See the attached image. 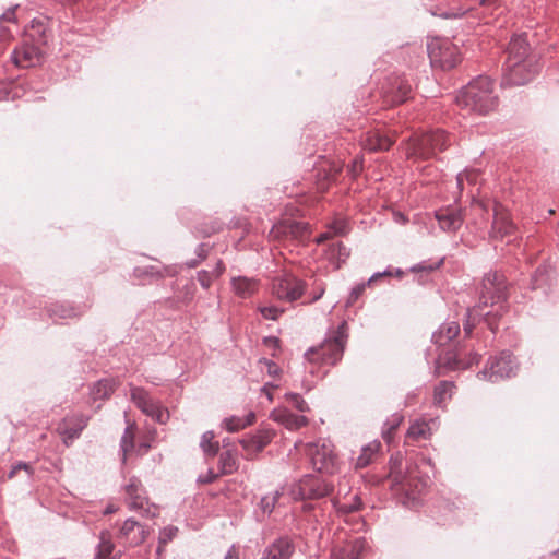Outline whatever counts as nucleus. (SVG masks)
Segmentation results:
<instances>
[{
    "mask_svg": "<svg viewBox=\"0 0 559 559\" xmlns=\"http://www.w3.org/2000/svg\"><path fill=\"white\" fill-rule=\"evenodd\" d=\"M225 271V266L222 261H218L215 269L211 272L209 271H200L198 273V280L201 286L205 289L210 288L213 281L218 278Z\"/></svg>",
    "mask_w": 559,
    "mask_h": 559,
    "instance_id": "obj_37",
    "label": "nucleus"
},
{
    "mask_svg": "<svg viewBox=\"0 0 559 559\" xmlns=\"http://www.w3.org/2000/svg\"><path fill=\"white\" fill-rule=\"evenodd\" d=\"M29 25L32 28L35 27V19L31 20Z\"/></svg>",
    "mask_w": 559,
    "mask_h": 559,
    "instance_id": "obj_62",
    "label": "nucleus"
},
{
    "mask_svg": "<svg viewBox=\"0 0 559 559\" xmlns=\"http://www.w3.org/2000/svg\"><path fill=\"white\" fill-rule=\"evenodd\" d=\"M304 290V282L292 274H283L273 280L272 293L281 300L295 301L300 298Z\"/></svg>",
    "mask_w": 559,
    "mask_h": 559,
    "instance_id": "obj_10",
    "label": "nucleus"
},
{
    "mask_svg": "<svg viewBox=\"0 0 559 559\" xmlns=\"http://www.w3.org/2000/svg\"><path fill=\"white\" fill-rule=\"evenodd\" d=\"M513 356L510 353L503 352L499 357L490 360V376L489 380L495 381L493 378H507L513 372Z\"/></svg>",
    "mask_w": 559,
    "mask_h": 559,
    "instance_id": "obj_23",
    "label": "nucleus"
},
{
    "mask_svg": "<svg viewBox=\"0 0 559 559\" xmlns=\"http://www.w3.org/2000/svg\"><path fill=\"white\" fill-rule=\"evenodd\" d=\"M323 293H324V288H323V287H320V288H319L318 294H316V295L313 296V298L311 299V301L318 300V299L323 295Z\"/></svg>",
    "mask_w": 559,
    "mask_h": 559,
    "instance_id": "obj_56",
    "label": "nucleus"
},
{
    "mask_svg": "<svg viewBox=\"0 0 559 559\" xmlns=\"http://www.w3.org/2000/svg\"><path fill=\"white\" fill-rule=\"evenodd\" d=\"M131 400L144 414L151 416L156 421L165 424L168 420V411L163 408L142 388L131 386Z\"/></svg>",
    "mask_w": 559,
    "mask_h": 559,
    "instance_id": "obj_11",
    "label": "nucleus"
},
{
    "mask_svg": "<svg viewBox=\"0 0 559 559\" xmlns=\"http://www.w3.org/2000/svg\"><path fill=\"white\" fill-rule=\"evenodd\" d=\"M304 508H305V509H310V508H311V506H310V504H305V506H304Z\"/></svg>",
    "mask_w": 559,
    "mask_h": 559,
    "instance_id": "obj_64",
    "label": "nucleus"
},
{
    "mask_svg": "<svg viewBox=\"0 0 559 559\" xmlns=\"http://www.w3.org/2000/svg\"><path fill=\"white\" fill-rule=\"evenodd\" d=\"M436 218L441 229L445 231H454L459 229L463 223L461 213L455 209H441L436 212Z\"/></svg>",
    "mask_w": 559,
    "mask_h": 559,
    "instance_id": "obj_25",
    "label": "nucleus"
},
{
    "mask_svg": "<svg viewBox=\"0 0 559 559\" xmlns=\"http://www.w3.org/2000/svg\"><path fill=\"white\" fill-rule=\"evenodd\" d=\"M255 421V414L253 412L248 413L246 416H231L224 420V426L227 431L236 432L251 426Z\"/></svg>",
    "mask_w": 559,
    "mask_h": 559,
    "instance_id": "obj_33",
    "label": "nucleus"
},
{
    "mask_svg": "<svg viewBox=\"0 0 559 559\" xmlns=\"http://www.w3.org/2000/svg\"><path fill=\"white\" fill-rule=\"evenodd\" d=\"M479 173L474 169H466L463 173L457 175V188L462 190L464 188V182L466 181L469 186H475L478 182Z\"/></svg>",
    "mask_w": 559,
    "mask_h": 559,
    "instance_id": "obj_40",
    "label": "nucleus"
},
{
    "mask_svg": "<svg viewBox=\"0 0 559 559\" xmlns=\"http://www.w3.org/2000/svg\"><path fill=\"white\" fill-rule=\"evenodd\" d=\"M35 59V47L23 45L14 49L12 53L13 62L20 68H29Z\"/></svg>",
    "mask_w": 559,
    "mask_h": 559,
    "instance_id": "obj_31",
    "label": "nucleus"
},
{
    "mask_svg": "<svg viewBox=\"0 0 559 559\" xmlns=\"http://www.w3.org/2000/svg\"><path fill=\"white\" fill-rule=\"evenodd\" d=\"M528 60H535V57L530 53L526 38L522 35L513 37L508 47L506 63L515 67Z\"/></svg>",
    "mask_w": 559,
    "mask_h": 559,
    "instance_id": "obj_18",
    "label": "nucleus"
},
{
    "mask_svg": "<svg viewBox=\"0 0 559 559\" xmlns=\"http://www.w3.org/2000/svg\"><path fill=\"white\" fill-rule=\"evenodd\" d=\"M460 106L487 114L498 105V98L493 95V82L488 76H479L472 81L456 97Z\"/></svg>",
    "mask_w": 559,
    "mask_h": 559,
    "instance_id": "obj_2",
    "label": "nucleus"
},
{
    "mask_svg": "<svg viewBox=\"0 0 559 559\" xmlns=\"http://www.w3.org/2000/svg\"><path fill=\"white\" fill-rule=\"evenodd\" d=\"M342 167L343 166L341 164H331L329 169H324L325 178L329 180H335L337 175L342 171Z\"/></svg>",
    "mask_w": 559,
    "mask_h": 559,
    "instance_id": "obj_47",
    "label": "nucleus"
},
{
    "mask_svg": "<svg viewBox=\"0 0 559 559\" xmlns=\"http://www.w3.org/2000/svg\"><path fill=\"white\" fill-rule=\"evenodd\" d=\"M264 344L272 349H277L280 347V341L276 337H267L264 340Z\"/></svg>",
    "mask_w": 559,
    "mask_h": 559,
    "instance_id": "obj_51",
    "label": "nucleus"
},
{
    "mask_svg": "<svg viewBox=\"0 0 559 559\" xmlns=\"http://www.w3.org/2000/svg\"><path fill=\"white\" fill-rule=\"evenodd\" d=\"M364 292H365L364 284L358 285L355 288H353L350 296H349V301L354 302L355 300H357Z\"/></svg>",
    "mask_w": 559,
    "mask_h": 559,
    "instance_id": "obj_49",
    "label": "nucleus"
},
{
    "mask_svg": "<svg viewBox=\"0 0 559 559\" xmlns=\"http://www.w3.org/2000/svg\"><path fill=\"white\" fill-rule=\"evenodd\" d=\"M150 532L139 522L128 519L122 524L118 538L124 544L134 547L145 542Z\"/></svg>",
    "mask_w": 559,
    "mask_h": 559,
    "instance_id": "obj_15",
    "label": "nucleus"
},
{
    "mask_svg": "<svg viewBox=\"0 0 559 559\" xmlns=\"http://www.w3.org/2000/svg\"><path fill=\"white\" fill-rule=\"evenodd\" d=\"M477 361L476 355L465 359L461 350H456L455 353L447 355L444 358H440V362L453 370L466 369Z\"/></svg>",
    "mask_w": 559,
    "mask_h": 559,
    "instance_id": "obj_29",
    "label": "nucleus"
},
{
    "mask_svg": "<svg viewBox=\"0 0 559 559\" xmlns=\"http://www.w3.org/2000/svg\"><path fill=\"white\" fill-rule=\"evenodd\" d=\"M308 455L316 471L332 474L336 469L337 457L330 442L318 441L309 444Z\"/></svg>",
    "mask_w": 559,
    "mask_h": 559,
    "instance_id": "obj_8",
    "label": "nucleus"
},
{
    "mask_svg": "<svg viewBox=\"0 0 559 559\" xmlns=\"http://www.w3.org/2000/svg\"><path fill=\"white\" fill-rule=\"evenodd\" d=\"M310 234V227L307 223L286 218L272 227L269 238L271 241L282 245H298L307 241Z\"/></svg>",
    "mask_w": 559,
    "mask_h": 559,
    "instance_id": "obj_6",
    "label": "nucleus"
},
{
    "mask_svg": "<svg viewBox=\"0 0 559 559\" xmlns=\"http://www.w3.org/2000/svg\"><path fill=\"white\" fill-rule=\"evenodd\" d=\"M461 15H463V13H451V14H447L445 16L447 17H452V16L453 17H457V16H461Z\"/></svg>",
    "mask_w": 559,
    "mask_h": 559,
    "instance_id": "obj_58",
    "label": "nucleus"
},
{
    "mask_svg": "<svg viewBox=\"0 0 559 559\" xmlns=\"http://www.w3.org/2000/svg\"><path fill=\"white\" fill-rule=\"evenodd\" d=\"M86 426V418L83 415H71L66 417L57 428L64 444L69 445L76 439Z\"/></svg>",
    "mask_w": 559,
    "mask_h": 559,
    "instance_id": "obj_17",
    "label": "nucleus"
},
{
    "mask_svg": "<svg viewBox=\"0 0 559 559\" xmlns=\"http://www.w3.org/2000/svg\"><path fill=\"white\" fill-rule=\"evenodd\" d=\"M259 281L252 277L237 276L231 278L234 293L240 298H250L259 289Z\"/></svg>",
    "mask_w": 559,
    "mask_h": 559,
    "instance_id": "obj_26",
    "label": "nucleus"
},
{
    "mask_svg": "<svg viewBox=\"0 0 559 559\" xmlns=\"http://www.w3.org/2000/svg\"><path fill=\"white\" fill-rule=\"evenodd\" d=\"M353 177H357L362 171V159L356 158L348 169Z\"/></svg>",
    "mask_w": 559,
    "mask_h": 559,
    "instance_id": "obj_48",
    "label": "nucleus"
},
{
    "mask_svg": "<svg viewBox=\"0 0 559 559\" xmlns=\"http://www.w3.org/2000/svg\"><path fill=\"white\" fill-rule=\"evenodd\" d=\"M411 85L407 81L396 78L390 90L384 92L383 98L388 106H395L404 103L411 93Z\"/></svg>",
    "mask_w": 559,
    "mask_h": 559,
    "instance_id": "obj_22",
    "label": "nucleus"
},
{
    "mask_svg": "<svg viewBox=\"0 0 559 559\" xmlns=\"http://www.w3.org/2000/svg\"><path fill=\"white\" fill-rule=\"evenodd\" d=\"M111 512H115V509H112L111 507L107 508L106 513H111Z\"/></svg>",
    "mask_w": 559,
    "mask_h": 559,
    "instance_id": "obj_61",
    "label": "nucleus"
},
{
    "mask_svg": "<svg viewBox=\"0 0 559 559\" xmlns=\"http://www.w3.org/2000/svg\"><path fill=\"white\" fill-rule=\"evenodd\" d=\"M460 333V325L457 322H447L442 324L439 330L433 334V341L439 346L447 345L450 341L455 338Z\"/></svg>",
    "mask_w": 559,
    "mask_h": 559,
    "instance_id": "obj_30",
    "label": "nucleus"
},
{
    "mask_svg": "<svg viewBox=\"0 0 559 559\" xmlns=\"http://www.w3.org/2000/svg\"><path fill=\"white\" fill-rule=\"evenodd\" d=\"M337 248H338V254H340V255H341V254H343V253H342V250H344V251H345V247L343 246V243H342V242H337Z\"/></svg>",
    "mask_w": 559,
    "mask_h": 559,
    "instance_id": "obj_57",
    "label": "nucleus"
},
{
    "mask_svg": "<svg viewBox=\"0 0 559 559\" xmlns=\"http://www.w3.org/2000/svg\"><path fill=\"white\" fill-rule=\"evenodd\" d=\"M270 416L274 421L285 426L289 430H297L308 424L307 417L295 415L287 408H275Z\"/></svg>",
    "mask_w": 559,
    "mask_h": 559,
    "instance_id": "obj_24",
    "label": "nucleus"
},
{
    "mask_svg": "<svg viewBox=\"0 0 559 559\" xmlns=\"http://www.w3.org/2000/svg\"><path fill=\"white\" fill-rule=\"evenodd\" d=\"M127 503L130 509L142 511L144 515L154 518L158 514V507L151 503L145 497L142 484L136 478H131L126 486Z\"/></svg>",
    "mask_w": 559,
    "mask_h": 559,
    "instance_id": "obj_9",
    "label": "nucleus"
},
{
    "mask_svg": "<svg viewBox=\"0 0 559 559\" xmlns=\"http://www.w3.org/2000/svg\"><path fill=\"white\" fill-rule=\"evenodd\" d=\"M396 141L395 132H382L380 130L368 131L361 145L365 150L370 152L388 151Z\"/></svg>",
    "mask_w": 559,
    "mask_h": 559,
    "instance_id": "obj_16",
    "label": "nucleus"
},
{
    "mask_svg": "<svg viewBox=\"0 0 559 559\" xmlns=\"http://www.w3.org/2000/svg\"><path fill=\"white\" fill-rule=\"evenodd\" d=\"M432 435V428L430 426V421L426 420H415L408 428L406 433V443L411 442H419L429 440Z\"/></svg>",
    "mask_w": 559,
    "mask_h": 559,
    "instance_id": "obj_27",
    "label": "nucleus"
},
{
    "mask_svg": "<svg viewBox=\"0 0 559 559\" xmlns=\"http://www.w3.org/2000/svg\"><path fill=\"white\" fill-rule=\"evenodd\" d=\"M148 448H150L148 444H141L140 445V450L143 449V452H146Z\"/></svg>",
    "mask_w": 559,
    "mask_h": 559,
    "instance_id": "obj_59",
    "label": "nucleus"
},
{
    "mask_svg": "<svg viewBox=\"0 0 559 559\" xmlns=\"http://www.w3.org/2000/svg\"><path fill=\"white\" fill-rule=\"evenodd\" d=\"M346 487V485L344 486V488L342 487V485H340L337 495L334 499V506L337 509V511L342 513H352L358 511L361 507L360 498L357 493L349 495L350 491L347 490Z\"/></svg>",
    "mask_w": 559,
    "mask_h": 559,
    "instance_id": "obj_21",
    "label": "nucleus"
},
{
    "mask_svg": "<svg viewBox=\"0 0 559 559\" xmlns=\"http://www.w3.org/2000/svg\"><path fill=\"white\" fill-rule=\"evenodd\" d=\"M367 544L361 538H355L342 545H336L331 551L330 559H361Z\"/></svg>",
    "mask_w": 559,
    "mask_h": 559,
    "instance_id": "obj_20",
    "label": "nucleus"
},
{
    "mask_svg": "<svg viewBox=\"0 0 559 559\" xmlns=\"http://www.w3.org/2000/svg\"><path fill=\"white\" fill-rule=\"evenodd\" d=\"M286 400L300 412H307L309 409L306 401L297 393L287 394Z\"/></svg>",
    "mask_w": 559,
    "mask_h": 559,
    "instance_id": "obj_44",
    "label": "nucleus"
},
{
    "mask_svg": "<svg viewBox=\"0 0 559 559\" xmlns=\"http://www.w3.org/2000/svg\"><path fill=\"white\" fill-rule=\"evenodd\" d=\"M216 475H213L212 477L205 479L204 481L211 483L213 479H215Z\"/></svg>",
    "mask_w": 559,
    "mask_h": 559,
    "instance_id": "obj_60",
    "label": "nucleus"
},
{
    "mask_svg": "<svg viewBox=\"0 0 559 559\" xmlns=\"http://www.w3.org/2000/svg\"><path fill=\"white\" fill-rule=\"evenodd\" d=\"M455 385L452 382L441 381L436 385L433 391V402L436 405L442 407L453 396Z\"/></svg>",
    "mask_w": 559,
    "mask_h": 559,
    "instance_id": "obj_34",
    "label": "nucleus"
},
{
    "mask_svg": "<svg viewBox=\"0 0 559 559\" xmlns=\"http://www.w3.org/2000/svg\"><path fill=\"white\" fill-rule=\"evenodd\" d=\"M431 66L442 70L453 69L461 61L457 46L448 39L435 38L428 44Z\"/></svg>",
    "mask_w": 559,
    "mask_h": 559,
    "instance_id": "obj_7",
    "label": "nucleus"
},
{
    "mask_svg": "<svg viewBox=\"0 0 559 559\" xmlns=\"http://www.w3.org/2000/svg\"><path fill=\"white\" fill-rule=\"evenodd\" d=\"M332 228L334 229V233H323L321 234L317 239L316 242L318 245L323 243L324 241L331 239L333 235L343 234L344 233V226L342 224L335 223Z\"/></svg>",
    "mask_w": 559,
    "mask_h": 559,
    "instance_id": "obj_45",
    "label": "nucleus"
},
{
    "mask_svg": "<svg viewBox=\"0 0 559 559\" xmlns=\"http://www.w3.org/2000/svg\"><path fill=\"white\" fill-rule=\"evenodd\" d=\"M15 5L14 8H10L7 12L0 15V21L13 22L15 20Z\"/></svg>",
    "mask_w": 559,
    "mask_h": 559,
    "instance_id": "obj_50",
    "label": "nucleus"
},
{
    "mask_svg": "<svg viewBox=\"0 0 559 559\" xmlns=\"http://www.w3.org/2000/svg\"><path fill=\"white\" fill-rule=\"evenodd\" d=\"M451 143V136L442 130H436L421 136L412 138L407 145V157L429 159L438 152L445 150Z\"/></svg>",
    "mask_w": 559,
    "mask_h": 559,
    "instance_id": "obj_4",
    "label": "nucleus"
},
{
    "mask_svg": "<svg viewBox=\"0 0 559 559\" xmlns=\"http://www.w3.org/2000/svg\"><path fill=\"white\" fill-rule=\"evenodd\" d=\"M261 311V314L265 318V319H270V320H277V318L280 317V314L282 313V310H280L277 307H263L260 309Z\"/></svg>",
    "mask_w": 559,
    "mask_h": 559,
    "instance_id": "obj_46",
    "label": "nucleus"
},
{
    "mask_svg": "<svg viewBox=\"0 0 559 559\" xmlns=\"http://www.w3.org/2000/svg\"><path fill=\"white\" fill-rule=\"evenodd\" d=\"M274 436L275 432L272 429L263 428L252 436L242 438L240 440V444L243 449L246 459H254L269 443H271Z\"/></svg>",
    "mask_w": 559,
    "mask_h": 559,
    "instance_id": "obj_14",
    "label": "nucleus"
},
{
    "mask_svg": "<svg viewBox=\"0 0 559 559\" xmlns=\"http://www.w3.org/2000/svg\"><path fill=\"white\" fill-rule=\"evenodd\" d=\"M481 376H484V378H485L487 376V371H484V372L478 374L479 378H481Z\"/></svg>",
    "mask_w": 559,
    "mask_h": 559,
    "instance_id": "obj_63",
    "label": "nucleus"
},
{
    "mask_svg": "<svg viewBox=\"0 0 559 559\" xmlns=\"http://www.w3.org/2000/svg\"><path fill=\"white\" fill-rule=\"evenodd\" d=\"M275 386L271 385V384H265L263 388H262V392L267 396V399L270 401L273 400V395H272V390L274 389Z\"/></svg>",
    "mask_w": 559,
    "mask_h": 559,
    "instance_id": "obj_53",
    "label": "nucleus"
},
{
    "mask_svg": "<svg viewBox=\"0 0 559 559\" xmlns=\"http://www.w3.org/2000/svg\"><path fill=\"white\" fill-rule=\"evenodd\" d=\"M21 468H24V469H27L28 468V465L27 464H24V463H19L8 475L9 478H12L13 475L15 474V472L17 469H21Z\"/></svg>",
    "mask_w": 559,
    "mask_h": 559,
    "instance_id": "obj_54",
    "label": "nucleus"
},
{
    "mask_svg": "<svg viewBox=\"0 0 559 559\" xmlns=\"http://www.w3.org/2000/svg\"><path fill=\"white\" fill-rule=\"evenodd\" d=\"M389 464L386 477L392 481L393 486H399L413 500L425 492L428 486V478L418 476L414 471H408L407 475H403V462L400 455L392 456Z\"/></svg>",
    "mask_w": 559,
    "mask_h": 559,
    "instance_id": "obj_5",
    "label": "nucleus"
},
{
    "mask_svg": "<svg viewBox=\"0 0 559 559\" xmlns=\"http://www.w3.org/2000/svg\"><path fill=\"white\" fill-rule=\"evenodd\" d=\"M134 427L131 425L126 428L124 433L121 439V449L123 452V461H126V457L129 452H131L134 448Z\"/></svg>",
    "mask_w": 559,
    "mask_h": 559,
    "instance_id": "obj_39",
    "label": "nucleus"
},
{
    "mask_svg": "<svg viewBox=\"0 0 559 559\" xmlns=\"http://www.w3.org/2000/svg\"><path fill=\"white\" fill-rule=\"evenodd\" d=\"M381 443L379 441H372L361 449L360 455L357 457L355 468L360 469L368 466L373 456L380 451Z\"/></svg>",
    "mask_w": 559,
    "mask_h": 559,
    "instance_id": "obj_35",
    "label": "nucleus"
},
{
    "mask_svg": "<svg viewBox=\"0 0 559 559\" xmlns=\"http://www.w3.org/2000/svg\"><path fill=\"white\" fill-rule=\"evenodd\" d=\"M259 366H260L261 371H266V373L271 377H276L281 372L280 367L275 362H273L266 358L260 359Z\"/></svg>",
    "mask_w": 559,
    "mask_h": 559,
    "instance_id": "obj_43",
    "label": "nucleus"
},
{
    "mask_svg": "<svg viewBox=\"0 0 559 559\" xmlns=\"http://www.w3.org/2000/svg\"><path fill=\"white\" fill-rule=\"evenodd\" d=\"M222 472L224 474H231L237 469V456L230 451H226L221 455Z\"/></svg>",
    "mask_w": 559,
    "mask_h": 559,
    "instance_id": "obj_41",
    "label": "nucleus"
},
{
    "mask_svg": "<svg viewBox=\"0 0 559 559\" xmlns=\"http://www.w3.org/2000/svg\"><path fill=\"white\" fill-rule=\"evenodd\" d=\"M347 341V324L343 322L333 335L306 353L307 360L317 366H334L343 356Z\"/></svg>",
    "mask_w": 559,
    "mask_h": 559,
    "instance_id": "obj_3",
    "label": "nucleus"
},
{
    "mask_svg": "<svg viewBox=\"0 0 559 559\" xmlns=\"http://www.w3.org/2000/svg\"><path fill=\"white\" fill-rule=\"evenodd\" d=\"M536 72L537 63L535 60H528L515 67L504 63L502 82L508 85H523L528 82Z\"/></svg>",
    "mask_w": 559,
    "mask_h": 559,
    "instance_id": "obj_13",
    "label": "nucleus"
},
{
    "mask_svg": "<svg viewBox=\"0 0 559 559\" xmlns=\"http://www.w3.org/2000/svg\"><path fill=\"white\" fill-rule=\"evenodd\" d=\"M514 228V224L512 223L507 209L502 204L496 202L493 205L491 237L502 239L504 236L512 234Z\"/></svg>",
    "mask_w": 559,
    "mask_h": 559,
    "instance_id": "obj_19",
    "label": "nucleus"
},
{
    "mask_svg": "<svg viewBox=\"0 0 559 559\" xmlns=\"http://www.w3.org/2000/svg\"><path fill=\"white\" fill-rule=\"evenodd\" d=\"M120 550H116L111 534L107 531L102 532L99 544L97 546L96 559H120Z\"/></svg>",
    "mask_w": 559,
    "mask_h": 559,
    "instance_id": "obj_28",
    "label": "nucleus"
},
{
    "mask_svg": "<svg viewBox=\"0 0 559 559\" xmlns=\"http://www.w3.org/2000/svg\"><path fill=\"white\" fill-rule=\"evenodd\" d=\"M395 430V426H392L386 432L383 433V438L390 442Z\"/></svg>",
    "mask_w": 559,
    "mask_h": 559,
    "instance_id": "obj_55",
    "label": "nucleus"
},
{
    "mask_svg": "<svg viewBox=\"0 0 559 559\" xmlns=\"http://www.w3.org/2000/svg\"><path fill=\"white\" fill-rule=\"evenodd\" d=\"M215 436L212 431L202 435L200 447L209 456H215L219 450L218 441L214 440Z\"/></svg>",
    "mask_w": 559,
    "mask_h": 559,
    "instance_id": "obj_38",
    "label": "nucleus"
},
{
    "mask_svg": "<svg viewBox=\"0 0 559 559\" xmlns=\"http://www.w3.org/2000/svg\"><path fill=\"white\" fill-rule=\"evenodd\" d=\"M331 491L332 488L326 483L316 477H306L293 487L292 496L300 500L318 499L328 496Z\"/></svg>",
    "mask_w": 559,
    "mask_h": 559,
    "instance_id": "obj_12",
    "label": "nucleus"
},
{
    "mask_svg": "<svg viewBox=\"0 0 559 559\" xmlns=\"http://www.w3.org/2000/svg\"><path fill=\"white\" fill-rule=\"evenodd\" d=\"M117 383L114 379H105L98 381L92 390L94 400L108 399L116 390Z\"/></svg>",
    "mask_w": 559,
    "mask_h": 559,
    "instance_id": "obj_36",
    "label": "nucleus"
},
{
    "mask_svg": "<svg viewBox=\"0 0 559 559\" xmlns=\"http://www.w3.org/2000/svg\"><path fill=\"white\" fill-rule=\"evenodd\" d=\"M178 530L177 527H174V526H168V527H165L160 534H159V545H158V548H157V552L160 554L164 546L170 542L177 534Z\"/></svg>",
    "mask_w": 559,
    "mask_h": 559,
    "instance_id": "obj_42",
    "label": "nucleus"
},
{
    "mask_svg": "<svg viewBox=\"0 0 559 559\" xmlns=\"http://www.w3.org/2000/svg\"><path fill=\"white\" fill-rule=\"evenodd\" d=\"M507 298V284L503 274L487 273L479 287V304L468 311L464 332L469 335L476 322L484 318L488 328L495 332L497 319L506 311L503 301Z\"/></svg>",
    "mask_w": 559,
    "mask_h": 559,
    "instance_id": "obj_1",
    "label": "nucleus"
},
{
    "mask_svg": "<svg viewBox=\"0 0 559 559\" xmlns=\"http://www.w3.org/2000/svg\"><path fill=\"white\" fill-rule=\"evenodd\" d=\"M293 546L288 539H278L267 549L262 559H289Z\"/></svg>",
    "mask_w": 559,
    "mask_h": 559,
    "instance_id": "obj_32",
    "label": "nucleus"
},
{
    "mask_svg": "<svg viewBox=\"0 0 559 559\" xmlns=\"http://www.w3.org/2000/svg\"><path fill=\"white\" fill-rule=\"evenodd\" d=\"M225 559H239L238 551L234 546L228 549Z\"/></svg>",
    "mask_w": 559,
    "mask_h": 559,
    "instance_id": "obj_52",
    "label": "nucleus"
}]
</instances>
